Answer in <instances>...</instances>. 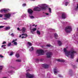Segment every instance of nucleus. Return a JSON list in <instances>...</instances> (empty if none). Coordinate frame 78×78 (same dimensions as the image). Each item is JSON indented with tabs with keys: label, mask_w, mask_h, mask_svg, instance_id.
<instances>
[{
	"label": "nucleus",
	"mask_w": 78,
	"mask_h": 78,
	"mask_svg": "<svg viewBox=\"0 0 78 78\" xmlns=\"http://www.w3.org/2000/svg\"><path fill=\"white\" fill-rule=\"evenodd\" d=\"M64 52L65 53L66 55L67 56H68L69 55H70L71 58H73V56H74V54L76 53V51H75L74 49L72 48L71 50L69 51H67L66 49L64 48Z\"/></svg>",
	"instance_id": "1"
},
{
	"label": "nucleus",
	"mask_w": 78,
	"mask_h": 78,
	"mask_svg": "<svg viewBox=\"0 0 78 78\" xmlns=\"http://www.w3.org/2000/svg\"><path fill=\"white\" fill-rule=\"evenodd\" d=\"M65 30L67 33H69L72 31V27L70 26H67L65 28Z\"/></svg>",
	"instance_id": "2"
},
{
	"label": "nucleus",
	"mask_w": 78,
	"mask_h": 78,
	"mask_svg": "<svg viewBox=\"0 0 78 78\" xmlns=\"http://www.w3.org/2000/svg\"><path fill=\"white\" fill-rule=\"evenodd\" d=\"M37 54H39L38 56H40V55H44L45 52L42 49L37 50Z\"/></svg>",
	"instance_id": "3"
},
{
	"label": "nucleus",
	"mask_w": 78,
	"mask_h": 78,
	"mask_svg": "<svg viewBox=\"0 0 78 78\" xmlns=\"http://www.w3.org/2000/svg\"><path fill=\"white\" fill-rule=\"evenodd\" d=\"M15 13H9L7 14H6L4 15V16L6 18H8L11 17V16H12V15H14Z\"/></svg>",
	"instance_id": "4"
},
{
	"label": "nucleus",
	"mask_w": 78,
	"mask_h": 78,
	"mask_svg": "<svg viewBox=\"0 0 78 78\" xmlns=\"http://www.w3.org/2000/svg\"><path fill=\"white\" fill-rule=\"evenodd\" d=\"M26 77L28 78H34V75L30 74L29 73L26 74Z\"/></svg>",
	"instance_id": "5"
},
{
	"label": "nucleus",
	"mask_w": 78,
	"mask_h": 78,
	"mask_svg": "<svg viewBox=\"0 0 78 78\" xmlns=\"http://www.w3.org/2000/svg\"><path fill=\"white\" fill-rule=\"evenodd\" d=\"M8 11H10V10L8 9H4L1 10L0 11V12H5V13H6V12H8Z\"/></svg>",
	"instance_id": "6"
},
{
	"label": "nucleus",
	"mask_w": 78,
	"mask_h": 78,
	"mask_svg": "<svg viewBox=\"0 0 78 78\" xmlns=\"http://www.w3.org/2000/svg\"><path fill=\"white\" fill-rule=\"evenodd\" d=\"M53 55V54L51 52H48L46 53V55H47V58H50L51 56Z\"/></svg>",
	"instance_id": "7"
},
{
	"label": "nucleus",
	"mask_w": 78,
	"mask_h": 78,
	"mask_svg": "<svg viewBox=\"0 0 78 78\" xmlns=\"http://www.w3.org/2000/svg\"><path fill=\"white\" fill-rule=\"evenodd\" d=\"M28 13L29 14V16H30V15H32V13L33 12V10L30 9H29L27 11Z\"/></svg>",
	"instance_id": "8"
},
{
	"label": "nucleus",
	"mask_w": 78,
	"mask_h": 78,
	"mask_svg": "<svg viewBox=\"0 0 78 78\" xmlns=\"http://www.w3.org/2000/svg\"><path fill=\"white\" fill-rule=\"evenodd\" d=\"M40 9V8H39L38 7H35V8L34 9V11H40L41 10Z\"/></svg>",
	"instance_id": "9"
},
{
	"label": "nucleus",
	"mask_w": 78,
	"mask_h": 78,
	"mask_svg": "<svg viewBox=\"0 0 78 78\" xmlns=\"http://www.w3.org/2000/svg\"><path fill=\"white\" fill-rule=\"evenodd\" d=\"M30 30H31V32L32 33V34H33V32L34 31H35L36 30V28H34L33 29H31V24L30 25Z\"/></svg>",
	"instance_id": "10"
},
{
	"label": "nucleus",
	"mask_w": 78,
	"mask_h": 78,
	"mask_svg": "<svg viewBox=\"0 0 78 78\" xmlns=\"http://www.w3.org/2000/svg\"><path fill=\"white\" fill-rule=\"evenodd\" d=\"M42 66L45 69H47V68H48L49 65L46 64H43Z\"/></svg>",
	"instance_id": "11"
},
{
	"label": "nucleus",
	"mask_w": 78,
	"mask_h": 78,
	"mask_svg": "<svg viewBox=\"0 0 78 78\" xmlns=\"http://www.w3.org/2000/svg\"><path fill=\"white\" fill-rule=\"evenodd\" d=\"M62 19H65L66 18V14L65 13H63L62 14Z\"/></svg>",
	"instance_id": "12"
},
{
	"label": "nucleus",
	"mask_w": 78,
	"mask_h": 78,
	"mask_svg": "<svg viewBox=\"0 0 78 78\" xmlns=\"http://www.w3.org/2000/svg\"><path fill=\"white\" fill-rule=\"evenodd\" d=\"M54 74H55V75H56V73H58V69H54Z\"/></svg>",
	"instance_id": "13"
},
{
	"label": "nucleus",
	"mask_w": 78,
	"mask_h": 78,
	"mask_svg": "<svg viewBox=\"0 0 78 78\" xmlns=\"http://www.w3.org/2000/svg\"><path fill=\"white\" fill-rule=\"evenodd\" d=\"M57 42L59 46H61V45H62V43L61 41H57Z\"/></svg>",
	"instance_id": "14"
},
{
	"label": "nucleus",
	"mask_w": 78,
	"mask_h": 78,
	"mask_svg": "<svg viewBox=\"0 0 78 78\" xmlns=\"http://www.w3.org/2000/svg\"><path fill=\"white\" fill-rule=\"evenodd\" d=\"M40 7L41 8V9H42L43 10H46V9H47L46 7H44L40 6Z\"/></svg>",
	"instance_id": "15"
},
{
	"label": "nucleus",
	"mask_w": 78,
	"mask_h": 78,
	"mask_svg": "<svg viewBox=\"0 0 78 78\" xmlns=\"http://www.w3.org/2000/svg\"><path fill=\"white\" fill-rule=\"evenodd\" d=\"M34 50V48H33V47H32L31 48L29 49V51H32Z\"/></svg>",
	"instance_id": "16"
},
{
	"label": "nucleus",
	"mask_w": 78,
	"mask_h": 78,
	"mask_svg": "<svg viewBox=\"0 0 78 78\" xmlns=\"http://www.w3.org/2000/svg\"><path fill=\"white\" fill-rule=\"evenodd\" d=\"M10 28H11V27H6L5 28V29L7 31L8 30H9Z\"/></svg>",
	"instance_id": "17"
},
{
	"label": "nucleus",
	"mask_w": 78,
	"mask_h": 78,
	"mask_svg": "<svg viewBox=\"0 0 78 78\" xmlns=\"http://www.w3.org/2000/svg\"><path fill=\"white\" fill-rule=\"evenodd\" d=\"M6 46V45H2L1 47H3L4 49H6V47H5Z\"/></svg>",
	"instance_id": "18"
},
{
	"label": "nucleus",
	"mask_w": 78,
	"mask_h": 78,
	"mask_svg": "<svg viewBox=\"0 0 78 78\" xmlns=\"http://www.w3.org/2000/svg\"><path fill=\"white\" fill-rule=\"evenodd\" d=\"M69 72L70 76H71V74L72 73V69H70L69 71Z\"/></svg>",
	"instance_id": "19"
},
{
	"label": "nucleus",
	"mask_w": 78,
	"mask_h": 78,
	"mask_svg": "<svg viewBox=\"0 0 78 78\" xmlns=\"http://www.w3.org/2000/svg\"><path fill=\"white\" fill-rule=\"evenodd\" d=\"M28 44L29 45V47H30V46H32V44H31V43L30 42H28Z\"/></svg>",
	"instance_id": "20"
},
{
	"label": "nucleus",
	"mask_w": 78,
	"mask_h": 78,
	"mask_svg": "<svg viewBox=\"0 0 78 78\" xmlns=\"http://www.w3.org/2000/svg\"><path fill=\"white\" fill-rule=\"evenodd\" d=\"M48 31H50V32H51V31H55V29H49L48 30Z\"/></svg>",
	"instance_id": "21"
},
{
	"label": "nucleus",
	"mask_w": 78,
	"mask_h": 78,
	"mask_svg": "<svg viewBox=\"0 0 78 78\" xmlns=\"http://www.w3.org/2000/svg\"><path fill=\"white\" fill-rule=\"evenodd\" d=\"M55 35V39H57V37H58V34H57L56 33H55V34H54Z\"/></svg>",
	"instance_id": "22"
},
{
	"label": "nucleus",
	"mask_w": 78,
	"mask_h": 78,
	"mask_svg": "<svg viewBox=\"0 0 78 78\" xmlns=\"http://www.w3.org/2000/svg\"><path fill=\"white\" fill-rule=\"evenodd\" d=\"M22 36H26V37H28V35H27V34H22Z\"/></svg>",
	"instance_id": "23"
},
{
	"label": "nucleus",
	"mask_w": 78,
	"mask_h": 78,
	"mask_svg": "<svg viewBox=\"0 0 78 78\" xmlns=\"http://www.w3.org/2000/svg\"><path fill=\"white\" fill-rule=\"evenodd\" d=\"M26 30V29H25V28L24 27H23L22 29V30L23 31H22V33H23L24 32H25V30Z\"/></svg>",
	"instance_id": "24"
},
{
	"label": "nucleus",
	"mask_w": 78,
	"mask_h": 78,
	"mask_svg": "<svg viewBox=\"0 0 78 78\" xmlns=\"http://www.w3.org/2000/svg\"><path fill=\"white\" fill-rule=\"evenodd\" d=\"M9 73H10V74H12V73H13V71L12 70H11L10 71H9Z\"/></svg>",
	"instance_id": "25"
},
{
	"label": "nucleus",
	"mask_w": 78,
	"mask_h": 78,
	"mask_svg": "<svg viewBox=\"0 0 78 78\" xmlns=\"http://www.w3.org/2000/svg\"><path fill=\"white\" fill-rule=\"evenodd\" d=\"M16 56L17 58H18L19 57V54H16Z\"/></svg>",
	"instance_id": "26"
},
{
	"label": "nucleus",
	"mask_w": 78,
	"mask_h": 78,
	"mask_svg": "<svg viewBox=\"0 0 78 78\" xmlns=\"http://www.w3.org/2000/svg\"><path fill=\"white\" fill-rule=\"evenodd\" d=\"M3 66H0V71L2 70V69H3Z\"/></svg>",
	"instance_id": "27"
},
{
	"label": "nucleus",
	"mask_w": 78,
	"mask_h": 78,
	"mask_svg": "<svg viewBox=\"0 0 78 78\" xmlns=\"http://www.w3.org/2000/svg\"><path fill=\"white\" fill-rule=\"evenodd\" d=\"M37 34H39V35L41 34V33L40 32V31H39V30H37Z\"/></svg>",
	"instance_id": "28"
},
{
	"label": "nucleus",
	"mask_w": 78,
	"mask_h": 78,
	"mask_svg": "<svg viewBox=\"0 0 78 78\" xmlns=\"http://www.w3.org/2000/svg\"><path fill=\"white\" fill-rule=\"evenodd\" d=\"M14 54V52H13V51L11 52V53H10L9 55L10 56H11L12 55Z\"/></svg>",
	"instance_id": "29"
},
{
	"label": "nucleus",
	"mask_w": 78,
	"mask_h": 78,
	"mask_svg": "<svg viewBox=\"0 0 78 78\" xmlns=\"http://www.w3.org/2000/svg\"><path fill=\"white\" fill-rule=\"evenodd\" d=\"M48 9H49V12L50 13H51V8H49Z\"/></svg>",
	"instance_id": "30"
},
{
	"label": "nucleus",
	"mask_w": 78,
	"mask_h": 78,
	"mask_svg": "<svg viewBox=\"0 0 78 78\" xmlns=\"http://www.w3.org/2000/svg\"><path fill=\"white\" fill-rule=\"evenodd\" d=\"M17 39H16L15 40H13L12 41V43H13V42H15V41H17Z\"/></svg>",
	"instance_id": "31"
},
{
	"label": "nucleus",
	"mask_w": 78,
	"mask_h": 78,
	"mask_svg": "<svg viewBox=\"0 0 78 78\" xmlns=\"http://www.w3.org/2000/svg\"><path fill=\"white\" fill-rule=\"evenodd\" d=\"M25 17H26V15L24 14L23 15V16H21V17L22 18H24Z\"/></svg>",
	"instance_id": "32"
},
{
	"label": "nucleus",
	"mask_w": 78,
	"mask_h": 78,
	"mask_svg": "<svg viewBox=\"0 0 78 78\" xmlns=\"http://www.w3.org/2000/svg\"><path fill=\"white\" fill-rule=\"evenodd\" d=\"M66 6H67L68 5H69V2H66L65 3Z\"/></svg>",
	"instance_id": "33"
},
{
	"label": "nucleus",
	"mask_w": 78,
	"mask_h": 78,
	"mask_svg": "<svg viewBox=\"0 0 78 78\" xmlns=\"http://www.w3.org/2000/svg\"><path fill=\"white\" fill-rule=\"evenodd\" d=\"M14 42L13 43V44L14 45H17V42L15 41L14 42Z\"/></svg>",
	"instance_id": "34"
},
{
	"label": "nucleus",
	"mask_w": 78,
	"mask_h": 78,
	"mask_svg": "<svg viewBox=\"0 0 78 78\" xmlns=\"http://www.w3.org/2000/svg\"><path fill=\"white\" fill-rule=\"evenodd\" d=\"M11 43H9L7 45V46H8V47H9V46H11Z\"/></svg>",
	"instance_id": "35"
},
{
	"label": "nucleus",
	"mask_w": 78,
	"mask_h": 78,
	"mask_svg": "<svg viewBox=\"0 0 78 78\" xmlns=\"http://www.w3.org/2000/svg\"><path fill=\"white\" fill-rule=\"evenodd\" d=\"M16 62H21V60H19V59H18V60H16Z\"/></svg>",
	"instance_id": "36"
},
{
	"label": "nucleus",
	"mask_w": 78,
	"mask_h": 78,
	"mask_svg": "<svg viewBox=\"0 0 78 78\" xmlns=\"http://www.w3.org/2000/svg\"><path fill=\"white\" fill-rule=\"evenodd\" d=\"M10 35L12 37H14V33H12V34H10Z\"/></svg>",
	"instance_id": "37"
},
{
	"label": "nucleus",
	"mask_w": 78,
	"mask_h": 78,
	"mask_svg": "<svg viewBox=\"0 0 78 78\" xmlns=\"http://www.w3.org/2000/svg\"><path fill=\"white\" fill-rule=\"evenodd\" d=\"M56 61H57L58 62H61V59H56Z\"/></svg>",
	"instance_id": "38"
},
{
	"label": "nucleus",
	"mask_w": 78,
	"mask_h": 78,
	"mask_svg": "<svg viewBox=\"0 0 78 78\" xmlns=\"http://www.w3.org/2000/svg\"><path fill=\"white\" fill-rule=\"evenodd\" d=\"M11 69H15V67L11 66Z\"/></svg>",
	"instance_id": "39"
},
{
	"label": "nucleus",
	"mask_w": 78,
	"mask_h": 78,
	"mask_svg": "<svg viewBox=\"0 0 78 78\" xmlns=\"http://www.w3.org/2000/svg\"><path fill=\"white\" fill-rule=\"evenodd\" d=\"M61 62H65V60H61Z\"/></svg>",
	"instance_id": "40"
},
{
	"label": "nucleus",
	"mask_w": 78,
	"mask_h": 78,
	"mask_svg": "<svg viewBox=\"0 0 78 78\" xmlns=\"http://www.w3.org/2000/svg\"><path fill=\"white\" fill-rule=\"evenodd\" d=\"M62 23H63V24H64V25H65V24H66V23H67V22H62Z\"/></svg>",
	"instance_id": "41"
},
{
	"label": "nucleus",
	"mask_w": 78,
	"mask_h": 78,
	"mask_svg": "<svg viewBox=\"0 0 78 78\" xmlns=\"http://www.w3.org/2000/svg\"><path fill=\"white\" fill-rule=\"evenodd\" d=\"M5 26H0V29H1V28H3Z\"/></svg>",
	"instance_id": "42"
},
{
	"label": "nucleus",
	"mask_w": 78,
	"mask_h": 78,
	"mask_svg": "<svg viewBox=\"0 0 78 78\" xmlns=\"http://www.w3.org/2000/svg\"><path fill=\"white\" fill-rule=\"evenodd\" d=\"M0 57L1 58H3L4 57L2 55H0Z\"/></svg>",
	"instance_id": "43"
},
{
	"label": "nucleus",
	"mask_w": 78,
	"mask_h": 78,
	"mask_svg": "<svg viewBox=\"0 0 78 78\" xmlns=\"http://www.w3.org/2000/svg\"><path fill=\"white\" fill-rule=\"evenodd\" d=\"M6 44V41H4L2 43V44Z\"/></svg>",
	"instance_id": "44"
},
{
	"label": "nucleus",
	"mask_w": 78,
	"mask_h": 78,
	"mask_svg": "<svg viewBox=\"0 0 78 78\" xmlns=\"http://www.w3.org/2000/svg\"><path fill=\"white\" fill-rule=\"evenodd\" d=\"M47 47H51V45L50 44H47Z\"/></svg>",
	"instance_id": "45"
},
{
	"label": "nucleus",
	"mask_w": 78,
	"mask_h": 78,
	"mask_svg": "<svg viewBox=\"0 0 78 78\" xmlns=\"http://www.w3.org/2000/svg\"><path fill=\"white\" fill-rule=\"evenodd\" d=\"M58 76H59V77H60V78H62V76H61V75L59 74L58 75Z\"/></svg>",
	"instance_id": "46"
},
{
	"label": "nucleus",
	"mask_w": 78,
	"mask_h": 78,
	"mask_svg": "<svg viewBox=\"0 0 78 78\" xmlns=\"http://www.w3.org/2000/svg\"><path fill=\"white\" fill-rule=\"evenodd\" d=\"M30 18V19H34V16H31Z\"/></svg>",
	"instance_id": "47"
},
{
	"label": "nucleus",
	"mask_w": 78,
	"mask_h": 78,
	"mask_svg": "<svg viewBox=\"0 0 78 78\" xmlns=\"http://www.w3.org/2000/svg\"><path fill=\"white\" fill-rule=\"evenodd\" d=\"M26 4L25 3H24L23 4V6H26Z\"/></svg>",
	"instance_id": "48"
},
{
	"label": "nucleus",
	"mask_w": 78,
	"mask_h": 78,
	"mask_svg": "<svg viewBox=\"0 0 78 78\" xmlns=\"http://www.w3.org/2000/svg\"><path fill=\"white\" fill-rule=\"evenodd\" d=\"M3 17V15L0 14V18Z\"/></svg>",
	"instance_id": "49"
},
{
	"label": "nucleus",
	"mask_w": 78,
	"mask_h": 78,
	"mask_svg": "<svg viewBox=\"0 0 78 78\" xmlns=\"http://www.w3.org/2000/svg\"><path fill=\"white\" fill-rule=\"evenodd\" d=\"M26 37H26L22 36V37H21V38H22V39H23V38H26Z\"/></svg>",
	"instance_id": "50"
},
{
	"label": "nucleus",
	"mask_w": 78,
	"mask_h": 78,
	"mask_svg": "<svg viewBox=\"0 0 78 78\" xmlns=\"http://www.w3.org/2000/svg\"><path fill=\"white\" fill-rule=\"evenodd\" d=\"M36 61H37V62H39V59L38 58L36 59Z\"/></svg>",
	"instance_id": "51"
},
{
	"label": "nucleus",
	"mask_w": 78,
	"mask_h": 78,
	"mask_svg": "<svg viewBox=\"0 0 78 78\" xmlns=\"http://www.w3.org/2000/svg\"><path fill=\"white\" fill-rule=\"evenodd\" d=\"M45 4H43L41 5V6H45Z\"/></svg>",
	"instance_id": "52"
},
{
	"label": "nucleus",
	"mask_w": 78,
	"mask_h": 78,
	"mask_svg": "<svg viewBox=\"0 0 78 78\" xmlns=\"http://www.w3.org/2000/svg\"><path fill=\"white\" fill-rule=\"evenodd\" d=\"M73 68H76V66H75V65L73 66Z\"/></svg>",
	"instance_id": "53"
},
{
	"label": "nucleus",
	"mask_w": 78,
	"mask_h": 78,
	"mask_svg": "<svg viewBox=\"0 0 78 78\" xmlns=\"http://www.w3.org/2000/svg\"><path fill=\"white\" fill-rule=\"evenodd\" d=\"M40 61H43V59H40Z\"/></svg>",
	"instance_id": "54"
},
{
	"label": "nucleus",
	"mask_w": 78,
	"mask_h": 78,
	"mask_svg": "<svg viewBox=\"0 0 78 78\" xmlns=\"http://www.w3.org/2000/svg\"><path fill=\"white\" fill-rule=\"evenodd\" d=\"M17 30H18V31H19V30H20V28L19 27H18L17 28Z\"/></svg>",
	"instance_id": "55"
},
{
	"label": "nucleus",
	"mask_w": 78,
	"mask_h": 78,
	"mask_svg": "<svg viewBox=\"0 0 78 78\" xmlns=\"http://www.w3.org/2000/svg\"><path fill=\"white\" fill-rule=\"evenodd\" d=\"M4 20H7V19L6 18H4Z\"/></svg>",
	"instance_id": "56"
},
{
	"label": "nucleus",
	"mask_w": 78,
	"mask_h": 78,
	"mask_svg": "<svg viewBox=\"0 0 78 78\" xmlns=\"http://www.w3.org/2000/svg\"><path fill=\"white\" fill-rule=\"evenodd\" d=\"M45 14H46V15H47V16L49 14L48 13H46Z\"/></svg>",
	"instance_id": "57"
},
{
	"label": "nucleus",
	"mask_w": 78,
	"mask_h": 78,
	"mask_svg": "<svg viewBox=\"0 0 78 78\" xmlns=\"http://www.w3.org/2000/svg\"><path fill=\"white\" fill-rule=\"evenodd\" d=\"M21 36H22V35H20V36H19V37H21Z\"/></svg>",
	"instance_id": "58"
},
{
	"label": "nucleus",
	"mask_w": 78,
	"mask_h": 78,
	"mask_svg": "<svg viewBox=\"0 0 78 78\" xmlns=\"http://www.w3.org/2000/svg\"><path fill=\"white\" fill-rule=\"evenodd\" d=\"M33 27H34V26H35V24H34L32 25Z\"/></svg>",
	"instance_id": "59"
},
{
	"label": "nucleus",
	"mask_w": 78,
	"mask_h": 78,
	"mask_svg": "<svg viewBox=\"0 0 78 78\" xmlns=\"http://www.w3.org/2000/svg\"><path fill=\"white\" fill-rule=\"evenodd\" d=\"M31 0V1H35V0Z\"/></svg>",
	"instance_id": "60"
},
{
	"label": "nucleus",
	"mask_w": 78,
	"mask_h": 78,
	"mask_svg": "<svg viewBox=\"0 0 78 78\" xmlns=\"http://www.w3.org/2000/svg\"><path fill=\"white\" fill-rule=\"evenodd\" d=\"M37 27V25H36L35 26V27Z\"/></svg>",
	"instance_id": "61"
},
{
	"label": "nucleus",
	"mask_w": 78,
	"mask_h": 78,
	"mask_svg": "<svg viewBox=\"0 0 78 78\" xmlns=\"http://www.w3.org/2000/svg\"><path fill=\"white\" fill-rule=\"evenodd\" d=\"M9 34H10V33H9Z\"/></svg>",
	"instance_id": "62"
},
{
	"label": "nucleus",
	"mask_w": 78,
	"mask_h": 78,
	"mask_svg": "<svg viewBox=\"0 0 78 78\" xmlns=\"http://www.w3.org/2000/svg\"><path fill=\"white\" fill-rule=\"evenodd\" d=\"M77 31H78V28H77Z\"/></svg>",
	"instance_id": "63"
},
{
	"label": "nucleus",
	"mask_w": 78,
	"mask_h": 78,
	"mask_svg": "<svg viewBox=\"0 0 78 78\" xmlns=\"http://www.w3.org/2000/svg\"><path fill=\"white\" fill-rule=\"evenodd\" d=\"M46 7H47V6H46Z\"/></svg>",
	"instance_id": "64"
}]
</instances>
